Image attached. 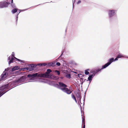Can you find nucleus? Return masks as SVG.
I'll return each mask as SVG.
<instances>
[{
  "label": "nucleus",
  "mask_w": 128,
  "mask_h": 128,
  "mask_svg": "<svg viewBox=\"0 0 128 128\" xmlns=\"http://www.w3.org/2000/svg\"><path fill=\"white\" fill-rule=\"evenodd\" d=\"M74 100H75V101L76 102V103H77V100H76V99Z\"/></svg>",
  "instance_id": "nucleus-36"
},
{
  "label": "nucleus",
  "mask_w": 128,
  "mask_h": 128,
  "mask_svg": "<svg viewBox=\"0 0 128 128\" xmlns=\"http://www.w3.org/2000/svg\"><path fill=\"white\" fill-rule=\"evenodd\" d=\"M117 58H120L122 57H124V56H123V55L121 54L120 53H119V54H118L117 56Z\"/></svg>",
  "instance_id": "nucleus-21"
},
{
  "label": "nucleus",
  "mask_w": 128,
  "mask_h": 128,
  "mask_svg": "<svg viewBox=\"0 0 128 128\" xmlns=\"http://www.w3.org/2000/svg\"><path fill=\"white\" fill-rule=\"evenodd\" d=\"M50 82H51V81H50Z\"/></svg>",
  "instance_id": "nucleus-38"
},
{
  "label": "nucleus",
  "mask_w": 128,
  "mask_h": 128,
  "mask_svg": "<svg viewBox=\"0 0 128 128\" xmlns=\"http://www.w3.org/2000/svg\"><path fill=\"white\" fill-rule=\"evenodd\" d=\"M82 128H85V125L84 124Z\"/></svg>",
  "instance_id": "nucleus-35"
},
{
  "label": "nucleus",
  "mask_w": 128,
  "mask_h": 128,
  "mask_svg": "<svg viewBox=\"0 0 128 128\" xmlns=\"http://www.w3.org/2000/svg\"><path fill=\"white\" fill-rule=\"evenodd\" d=\"M76 96L78 98V100H79V101L80 102L81 98V97L80 95V94L78 92L76 94Z\"/></svg>",
  "instance_id": "nucleus-15"
},
{
  "label": "nucleus",
  "mask_w": 128,
  "mask_h": 128,
  "mask_svg": "<svg viewBox=\"0 0 128 128\" xmlns=\"http://www.w3.org/2000/svg\"><path fill=\"white\" fill-rule=\"evenodd\" d=\"M50 78L54 80H57L59 78L58 76H52V77H50Z\"/></svg>",
  "instance_id": "nucleus-20"
},
{
  "label": "nucleus",
  "mask_w": 128,
  "mask_h": 128,
  "mask_svg": "<svg viewBox=\"0 0 128 128\" xmlns=\"http://www.w3.org/2000/svg\"><path fill=\"white\" fill-rule=\"evenodd\" d=\"M89 69H88L87 70H86L85 71V74L86 75H88L89 74V72L88 71V70H89Z\"/></svg>",
  "instance_id": "nucleus-23"
},
{
  "label": "nucleus",
  "mask_w": 128,
  "mask_h": 128,
  "mask_svg": "<svg viewBox=\"0 0 128 128\" xmlns=\"http://www.w3.org/2000/svg\"><path fill=\"white\" fill-rule=\"evenodd\" d=\"M19 67L18 66H15L13 68H12V70L13 72L14 70H18L19 68Z\"/></svg>",
  "instance_id": "nucleus-18"
},
{
  "label": "nucleus",
  "mask_w": 128,
  "mask_h": 128,
  "mask_svg": "<svg viewBox=\"0 0 128 128\" xmlns=\"http://www.w3.org/2000/svg\"><path fill=\"white\" fill-rule=\"evenodd\" d=\"M42 66H47V64L46 63H44L43 64H42Z\"/></svg>",
  "instance_id": "nucleus-29"
},
{
  "label": "nucleus",
  "mask_w": 128,
  "mask_h": 128,
  "mask_svg": "<svg viewBox=\"0 0 128 128\" xmlns=\"http://www.w3.org/2000/svg\"><path fill=\"white\" fill-rule=\"evenodd\" d=\"M4 71H6L8 74L13 73V72L12 70V68L10 67L5 69Z\"/></svg>",
  "instance_id": "nucleus-9"
},
{
  "label": "nucleus",
  "mask_w": 128,
  "mask_h": 128,
  "mask_svg": "<svg viewBox=\"0 0 128 128\" xmlns=\"http://www.w3.org/2000/svg\"><path fill=\"white\" fill-rule=\"evenodd\" d=\"M8 5V3L6 1L0 2V8H2L7 7Z\"/></svg>",
  "instance_id": "nucleus-5"
},
{
  "label": "nucleus",
  "mask_w": 128,
  "mask_h": 128,
  "mask_svg": "<svg viewBox=\"0 0 128 128\" xmlns=\"http://www.w3.org/2000/svg\"><path fill=\"white\" fill-rule=\"evenodd\" d=\"M108 62L107 63L104 65V68H106L110 65L112 62L114 61V58H112L108 60Z\"/></svg>",
  "instance_id": "nucleus-6"
},
{
  "label": "nucleus",
  "mask_w": 128,
  "mask_h": 128,
  "mask_svg": "<svg viewBox=\"0 0 128 128\" xmlns=\"http://www.w3.org/2000/svg\"><path fill=\"white\" fill-rule=\"evenodd\" d=\"M56 87L68 94H71L72 92V91L66 88L67 85L61 82H59L58 84H56Z\"/></svg>",
  "instance_id": "nucleus-2"
},
{
  "label": "nucleus",
  "mask_w": 128,
  "mask_h": 128,
  "mask_svg": "<svg viewBox=\"0 0 128 128\" xmlns=\"http://www.w3.org/2000/svg\"><path fill=\"white\" fill-rule=\"evenodd\" d=\"M8 74H7L6 72L4 71L1 76L0 79V82L2 80H5L7 77Z\"/></svg>",
  "instance_id": "nucleus-7"
},
{
  "label": "nucleus",
  "mask_w": 128,
  "mask_h": 128,
  "mask_svg": "<svg viewBox=\"0 0 128 128\" xmlns=\"http://www.w3.org/2000/svg\"><path fill=\"white\" fill-rule=\"evenodd\" d=\"M8 86L7 85H6L0 87V97L8 91L7 89Z\"/></svg>",
  "instance_id": "nucleus-4"
},
{
  "label": "nucleus",
  "mask_w": 128,
  "mask_h": 128,
  "mask_svg": "<svg viewBox=\"0 0 128 128\" xmlns=\"http://www.w3.org/2000/svg\"><path fill=\"white\" fill-rule=\"evenodd\" d=\"M66 77L68 78H70L71 77V75L70 74H68L66 75Z\"/></svg>",
  "instance_id": "nucleus-24"
},
{
  "label": "nucleus",
  "mask_w": 128,
  "mask_h": 128,
  "mask_svg": "<svg viewBox=\"0 0 128 128\" xmlns=\"http://www.w3.org/2000/svg\"><path fill=\"white\" fill-rule=\"evenodd\" d=\"M75 0H72V2H73V8L74 7V3L75 2Z\"/></svg>",
  "instance_id": "nucleus-31"
},
{
  "label": "nucleus",
  "mask_w": 128,
  "mask_h": 128,
  "mask_svg": "<svg viewBox=\"0 0 128 128\" xmlns=\"http://www.w3.org/2000/svg\"><path fill=\"white\" fill-rule=\"evenodd\" d=\"M30 66H31L32 68H33L34 69V68H36L37 66V65L36 64H30Z\"/></svg>",
  "instance_id": "nucleus-22"
},
{
  "label": "nucleus",
  "mask_w": 128,
  "mask_h": 128,
  "mask_svg": "<svg viewBox=\"0 0 128 128\" xmlns=\"http://www.w3.org/2000/svg\"><path fill=\"white\" fill-rule=\"evenodd\" d=\"M62 55V54H61V55L60 56H61Z\"/></svg>",
  "instance_id": "nucleus-40"
},
{
  "label": "nucleus",
  "mask_w": 128,
  "mask_h": 128,
  "mask_svg": "<svg viewBox=\"0 0 128 128\" xmlns=\"http://www.w3.org/2000/svg\"><path fill=\"white\" fill-rule=\"evenodd\" d=\"M55 72L57 73L58 75H59L60 74V72L59 71L57 70H56Z\"/></svg>",
  "instance_id": "nucleus-26"
},
{
  "label": "nucleus",
  "mask_w": 128,
  "mask_h": 128,
  "mask_svg": "<svg viewBox=\"0 0 128 128\" xmlns=\"http://www.w3.org/2000/svg\"><path fill=\"white\" fill-rule=\"evenodd\" d=\"M14 52H12V54H11V55L10 56V57H14L15 58V59H16V61H20L21 62H23V61L22 60H20V59H18L17 58H16L14 57Z\"/></svg>",
  "instance_id": "nucleus-11"
},
{
  "label": "nucleus",
  "mask_w": 128,
  "mask_h": 128,
  "mask_svg": "<svg viewBox=\"0 0 128 128\" xmlns=\"http://www.w3.org/2000/svg\"><path fill=\"white\" fill-rule=\"evenodd\" d=\"M26 77L24 76L21 77L20 78H19L17 81V82H25Z\"/></svg>",
  "instance_id": "nucleus-8"
},
{
  "label": "nucleus",
  "mask_w": 128,
  "mask_h": 128,
  "mask_svg": "<svg viewBox=\"0 0 128 128\" xmlns=\"http://www.w3.org/2000/svg\"><path fill=\"white\" fill-rule=\"evenodd\" d=\"M12 6L13 8H16V6L14 4H12Z\"/></svg>",
  "instance_id": "nucleus-30"
},
{
  "label": "nucleus",
  "mask_w": 128,
  "mask_h": 128,
  "mask_svg": "<svg viewBox=\"0 0 128 128\" xmlns=\"http://www.w3.org/2000/svg\"><path fill=\"white\" fill-rule=\"evenodd\" d=\"M26 69L27 70L30 71L32 70H34V69L33 68H32L31 66L29 67L24 68H23L22 69Z\"/></svg>",
  "instance_id": "nucleus-17"
},
{
  "label": "nucleus",
  "mask_w": 128,
  "mask_h": 128,
  "mask_svg": "<svg viewBox=\"0 0 128 128\" xmlns=\"http://www.w3.org/2000/svg\"><path fill=\"white\" fill-rule=\"evenodd\" d=\"M60 56H59V57L58 58H59L60 57Z\"/></svg>",
  "instance_id": "nucleus-39"
},
{
  "label": "nucleus",
  "mask_w": 128,
  "mask_h": 128,
  "mask_svg": "<svg viewBox=\"0 0 128 128\" xmlns=\"http://www.w3.org/2000/svg\"><path fill=\"white\" fill-rule=\"evenodd\" d=\"M18 10V9L17 8H14L11 11L12 12L13 14H14L17 12Z\"/></svg>",
  "instance_id": "nucleus-19"
},
{
  "label": "nucleus",
  "mask_w": 128,
  "mask_h": 128,
  "mask_svg": "<svg viewBox=\"0 0 128 128\" xmlns=\"http://www.w3.org/2000/svg\"><path fill=\"white\" fill-rule=\"evenodd\" d=\"M117 10L114 9H110L108 10V14L109 18L111 19L116 15Z\"/></svg>",
  "instance_id": "nucleus-3"
},
{
  "label": "nucleus",
  "mask_w": 128,
  "mask_h": 128,
  "mask_svg": "<svg viewBox=\"0 0 128 128\" xmlns=\"http://www.w3.org/2000/svg\"><path fill=\"white\" fill-rule=\"evenodd\" d=\"M118 58H117V56L114 59V61L117 60H118Z\"/></svg>",
  "instance_id": "nucleus-32"
},
{
  "label": "nucleus",
  "mask_w": 128,
  "mask_h": 128,
  "mask_svg": "<svg viewBox=\"0 0 128 128\" xmlns=\"http://www.w3.org/2000/svg\"><path fill=\"white\" fill-rule=\"evenodd\" d=\"M55 63L54 62H49L47 64V66H52L54 65Z\"/></svg>",
  "instance_id": "nucleus-16"
},
{
  "label": "nucleus",
  "mask_w": 128,
  "mask_h": 128,
  "mask_svg": "<svg viewBox=\"0 0 128 128\" xmlns=\"http://www.w3.org/2000/svg\"><path fill=\"white\" fill-rule=\"evenodd\" d=\"M81 2V1L80 0H79L78 2V4H79Z\"/></svg>",
  "instance_id": "nucleus-34"
},
{
  "label": "nucleus",
  "mask_w": 128,
  "mask_h": 128,
  "mask_svg": "<svg viewBox=\"0 0 128 128\" xmlns=\"http://www.w3.org/2000/svg\"><path fill=\"white\" fill-rule=\"evenodd\" d=\"M56 65L58 66H59L60 65V63L59 62H57L56 63Z\"/></svg>",
  "instance_id": "nucleus-28"
},
{
  "label": "nucleus",
  "mask_w": 128,
  "mask_h": 128,
  "mask_svg": "<svg viewBox=\"0 0 128 128\" xmlns=\"http://www.w3.org/2000/svg\"><path fill=\"white\" fill-rule=\"evenodd\" d=\"M32 81H30V82H32Z\"/></svg>",
  "instance_id": "nucleus-41"
},
{
  "label": "nucleus",
  "mask_w": 128,
  "mask_h": 128,
  "mask_svg": "<svg viewBox=\"0 0 128 128\" xmlns=\"http://www.w3.org/2000/svg\"><path fill=\"white\" fill-rule=\"evenodd\" d=\"M95 74H91L89 76L88 78V80H89L90 81V83L92 80V78L94 76Z\"/></svg>",
  "instance_id": "nucleus-12"
},
{
  "label": "nucleus",
  "mask_w": 128,
  "mask_h": 128,
  "mask_svg": "<svg viewBox=\"0 0 128 128\" xmlns=\"http://www.w3.org/2000/svg\"><path fill=\"white\" fill-rule=\"evenodd\" d=\"M104 66H102V68H100V69L99 68V69H98L96 70L94 72V74H95L99 72H101V71L102 70L106 68H104Z\"/></svg>",
  "instance_id": "nucleus-13"
},
{
  "label": "nucleus",
  "mask_w": 128,
  "mask_h": 128,
  "mask_svg": "<svg viewBox=\"0 0 128 128\" xmlns=\"http://www.w3.org/2000/svg\"><path fill=\"white\" fill-rule=\"evenodd\" d=\"M82 122H84V118H83L82 119Z\"/></svg>",
  "instance_id": "nucleus-33"
},
{
  "label": "nucleus",
  "mask_w": 128,
  "mask_h": 128,
  "mask_svg": "<svg viewBox=\"0 0 128 128\" xmlns=\"http://www.w3.org/2000/svg\"><path fill=\"white\" fill-rule=\"evenodd\" d=\"M8 60H9L8 62V64L9 65L13 62L15 61H16L15 58L14 57H10V56H9L8 58Z\"/></svg>",
  "instance_id": "nucleus-10"
},
{
  "label": "nucleus",
  "mask_w": 128,
  "mask_h": 128,
  "mask_svg": "<svg viewBox=\"0 0 128 128\" xmlns=\"http://www.w3.org/2000/svg\"><path fill=\"white\" fill-rule=\"evenodd\" d=\"M71 96L72 98L74 100L76 99L75 96L73 94H72Z\"/></svg>",
  "instance_id": "nucleus-25"
},
{
  "label": "nucleus",
  "mask_w": 128,
  "mask_h": 128,
  "mask_svg": "<svg viewBox=\"0 0 128 128\" xmlns=\"http://www.w3.org/2000/svg\"><path fill=\"white\" fill-rule=\"evenodd\" d=\"M27 10V9H24V10H18L19 11V12L18 13V12H17L16 13V21H17V20H18V14H19L21 12H22V11H25V10Z\"/></svg>",
  "instance_id": "nucleus-14"
},
{
  "label": "nucleus",
  "mask_w": 128,
  "mask_h": 128,
  "mask_svg": "<svg viewBox=\"0 0 128 128\" xmlns=\"http://www.w3.org/2000/svg\"><path fill=\"white\" fill-rule=\"evenodd\" d=\"M13 0H12V1H11V2H12V3H13Z\"/></svg>",
  "instance_id": "nucleus-37"
},
{
  "label": "nucleus",
  "mask_w": 128,
  "mask_h": 128,
  "mask_svg": "<svg viewBox=\"0 0 128 128\" xmlns=\"http://www.w3.org/2000/svg\"><path fill=\"white\" fill-rule=\"evenodd\" d=\"M36 65H37V66H42V64H37Z\"/></svg>",
  "instance_id": "nucleus-27"
},
{
  "label": "nucleus",
  "mask_w": 128,
  "mask_h": 128,
  "mask_svg": "<svg viewBox=\"0 0 128 128\" xmlns=\"http://www.w3.org/2000/svg\"><path fill=\"white\" fill-rule=\"evenodd\" d=\"M51 72V70L48 69L47 70V72L45 73H35L32 74H28L27 75V76L30 78V80H34V78L36 77L50 78V76L49 74Z\"/></svg>",
  "instance_id": "nucleus-1"
}]
</instances>
